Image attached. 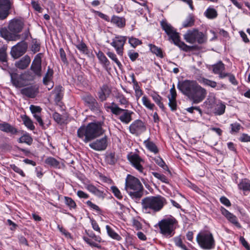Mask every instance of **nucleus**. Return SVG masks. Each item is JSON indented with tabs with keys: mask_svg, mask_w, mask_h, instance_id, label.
Segmentation results:
<instances>
[{
	"mask_svg": "<svg viewBox=\"0 0 250 250\" xmlns=\"http://www.w3.org/2000/svg\"><path fill=\"white\" fill-rule=\"evenodd\" d=\"M86 205L91 209L99 212L100 211V208L96 205L93 204L92 202L88 200L86 202Z\"/></svg>",
	"mask_w": 250,
	"mask_h": 250,
	"instance_id": "0e129e2a",
	"label": "nucleus"
},
{
	"mask_svg": "<svg viewBox=\"0 0 250 250\" xmlns=\"http://www.w3.org/2000/svg\"><path fill=\"white\" fill-rule=\"evenodd\" d=\"M125 189L132 198H140L143 195V186L141 182L130 174L125 179Z\"/></svg>",
	"mask_w": 250,
	"mask_h": 250,
	"instance_id": "20e7f679",
	"label": "nucleus"
},
{
	"mask_svg": "<svg viewBox=\"0 0 250 250\" xmlns=\"http://www.w3.org/2000/svg\"><path fill=\"white\" fill-rule=\"evenodd\" d=\"M128 42L133 47H135L137 45L142 43L141 41L139 40L138 39L133 37L129 39Z\"/></svg>",
	"mask_w": 250,
	"mask_h": 250,
	"instance_id": "603ef678",
	"label": "nucleus"
},
{
	"mask_svg": "<svg viewBox=\"0 0 250 250\" xmlns=\"http://www.w3.org/2000/svg\"><path fill=\"white\" fill-rule=\"evenodd\" d=\"M198 81L201 83L208 85L212 88H215L217 86V83L215 81H213L208 79L201 77L198 79Z\"/></svg>",
	"mask_w": 250,
	"mask_h": 250,
	"instance_id": "7c9ffc66",
	"label": "nucleus"
},
{
	"mask_svg": "<svg viewBox=\"0 0 250 250\" xmlns=\"http://www.w3.org/2000/svg\"><path fill=\"white\" fill-rule=\"evenodd\" d=\"M212 67L213 72L215 74H218L223 71L225 68L224 64L221 61L213 65Z\"/></svg>",
	"mask_w": 250,
	"mask_h": 250,
	"instance_id": "2f4dec72",
	"label": "nucleus"
},
{
	"mask_svg": "<svg viewBox=\"0 0 250 250\" xmlns=\"http://www.w3.org/2000/svg\"><path fill=\"white\" fill-rule=\"evenodd\" d=\"M11 82L16 87H22L25 85V81L21 75L16 73H10Z\"/></svg>",
	"mask_w": 250,
	"mask_h": 250,
	"instance_id": "a211bd4d",
	"label": "nucleus"
},
{
	"mask_svg": "<svg viewBox=\"0 0 250 250\" xmlns=\"http://www.w3.org/2000/svg\"><path fill=\"white\" fill-rule=\"evenodd\" d=\"M27 48V43L21 42L12 47L11 50V55L14 59H18L23 55Z\"/></svg>",
	"mask_w": 250,
	"mask_h": 250,
	"instance_id": "f8f14e48",
	"label": "nucleus"
},
{
	"mask_svg": "<svg viewBox=\"0 0 250 250\" xmlns=\"http://www.w3.org/2000/svg\"><path fill=\"white\" fill-rule=\"evenodd\" d=\"M111 22L120 28H122L125 25V19L117 16H113L111 19Z\"/></svg>",
	"mask_w": 250,
	"mask_h": 250,
	"instance_id": "c756f323",
	"label": "nucleus"
},
{
	"mask_svg": "<svg viewBox=\"0 0 250 250\" xmlns=\"http://www.w3.org/2000/svg\"><path fill=\"white\" fill-rule=\"evenodd\" d=\"M46 164L53 167H57L59 165V162L54 158L49 157L45 160Z\"/></svg>",
	"mask_w": 250,
	"mask_h": 250,
	"instance_id": "79ce46f5",
	"label": "nucleus"
},
{
	"mask_svg": "<svg viewBox=\"0 0 250 250\" xmlns=\"http://www.w3.org/2000/svg\"><path fill=\"white\" fill-rule=\"evenodd\" d=\"M127 158L133 167L140 172H143L144 168L142 163H144V161L138 154L130 152L127 155Z\"/></svg>",
	"mask_w": 250,
	"mask_h": 250,
	"instance_id": "9b49d317",
	"label": "nucleus"
},
{
	"mask_svg": "<svg viewBox=\"0 0 250 250\" xmlns=\"http://www.w3.org/2000/svg\"><path fill=\"white\" fill-rule=\"evenodd\" d=\"M76 46L78 49L83 53H85L87 51V46L83 42H79Z\"/></svg>",
	"mask_w": 250,
	"mask_h": 250,
	"instance_id": "13d9d810",
	"label": "nucleus"
},
{
	"mask_svg": "<svg viewBox=\"0 0 250 250\" xmlns=\"http://www.w3.org/2000/svg\"><path fill=\"white\" fill-rule=\"evenodd\" d=\"M151 97L154 101L159 106V107L163 109L164 108V105L161 102L162 97L157 93L152 94Z\"/></svg>",
	"mask_w": 250,
	"mask_h": 250,
	"instance_id": "a19ab883",
	"label": "nucleus"
},
{
	"mask_svg": "<svg viewBox=\"0 0 250 250\" xmlns=\"http://www.w3.org/2000/svg\"><path fill=\"white\" fill-rule=\"evenodd\" d=\"M127 37L123 36H116L112 39L110 44L113 46L119 56H123L124 45L126 41Z\"/></svg>",
	"mask_w": 250,
	"mask_h": 250,
	"instance_id": "9d476101",
	"label": "nucleus"
},
{
	"mask_svg": "<svg viewBox=\"0 0 250 250\" xmlns=\"http://www.w3.org/2000/svg\"><path fill=\"white\" fill-rule=\"evenodd\" d=\"M42 53L38 54L35 57L32 65L31 66V69L34 73L38 76H41L42 75Z\"/></svg>",
	"mask_w": 250,
	"mask_h": 250,
	"instance_id": "dca6fc26",
	"label": "nucleus"
},
{
	"mask_svg": "<svg viewBox=\"0 0 250 250\" xmlns=\"http://www.w3.org/2000/svg\"><path fill=\"white\" fill-rule=\"evenodd\" d=\"M20 143H25L28 145H31L33 142L32 137L28 134H25L21 137L18 140Z\"/></svg>",
	"mask_w": 250,
	"mask_h": 250,
	"instance_id": "e433bc0d",
	"label": "nucleus"
},
{
	"mask_svg": "<svg viewBox=\"0 0 250 250\" xmlns=\"http://www.w3.org/2000/svg\"><path fill=\"white\" fill-rule=\"evenodd\" d=\"M107 146V139L106 136H104L101 139H97L89 145L90 148L96 151H102L105 150Z\"/></svg>",
	"mask_w": 250,
	"mask_h": 250,
	"instance_id": "4468645a",
	"label": "nucleus"
},
{
	"mask_svg": "<svg viewBox=\"0 0 250 250\" xmlns=\"http://www.w3.org/2000/svg\"><path fill=\"white\" fill-rule=\"evenodd\" d=\"M30 109L33 115L41 113L42 111V108L40 106L34 105H30Z\"/></svg>",
	"mask_w": 250,
	"mask_h": 250,
	"instance_id": "6e6d98bb",
	"label": "nucleus"
},
{
	"mask_svg": "<svg viewBox=\"0 0 250 250\" xmlns=\"http://www.w3.org/2000/svg\"><path fill=\"white\" fill-rule=\"evenodd\" d=\"M107 108L110 109L113 114L118 116L120 121L125 124H129L132 120V111L121 108L114 103H112L111 105L107 106Z\"/></svg>",
	"mask_w": 250,
	"mask_h": 250,
	"instance_id": "0eeeda50",
	"label": "nucleus"
},
{
	"mask_svg": "<svg viewBox=\"0 0 250 250\" xmlns=\"http://www.w3.org/2000/svg\"><path fill=\"white\" fill-rule=\"evenodd\" d=\"M22 95L30 98H34L38 93V89L34 86H29L21 90Z\"/></svg>",
	"mask_w": 250,
	"mask_h": 250,
	"instance_id": "b1692460",
	"label": "nucleus"
},
{
	"mask_svg": "<svg viewBox=\"0 0 250 250\" xmlns=\"http://www.w3.org/2000/svg\"><path fill=\"white\" fill-rule=\"evenodd\" d=\"M142 102L144 105L150 110H153L155 105L151 103L149 99L146 96H144L142 98Z\"/></svg>",
	"mask_w": 250,
	"mask_h": 250,
	"instance_id": "ea45409f",
	"label": "nucleus"
},
{
	"mask_svg": "<svg viewBox=\"0 0 250 250\" xmlns=\"http://www.w3.org/2000/svg\"><path fill=\"white\" fill-rule=\"evenodd\" d=\"M184 38L187 42L191 44H202L207 40L206 36L203 32L195 29L188 30L184 35Z\"/></svg>",
	"mask_w": 250,
	"mask_h": 250,
	"instance_id": "1a4fd4ad",
	"label": "nucleus"
},
{
	"mask_svg": "<svg viewBox=\"0 0 250 250\" xmlns=\"http://www.w3.org/2000/svg\"><path fill=\"white\" fill-rule=\"evenodd\" d=\"M161 25L162 29L169 37V40H171L175 45L180 48L187 46L184 42L180 41L179 33L177 32L171 24L168 23L166 21L163 20L161 21Z\"/></svg>",
	"mask_w": 250,
	"mask_h": 250,
	"instance_id": "6e6552de",
	"label": "nucleus"
},
{
	"mask_svg": "<svg viewBox=\"0 0 250 250\" xmlns=\"http://www.w3.org/2000/svg\"><path fill=\"white\" fill-rule=\"evenodd\" d=\"M21 118L24 125L29 130H33L35 127L32 120L26 115L21 116Z\"/></svg>",
	"mask_w": 250,
	"mask_h": 250,
	"instance_id": "a878e982",
	"label": "nucleus"
},
{
	"mask_svg": "<svg viewBox=\"0 0 250 250\" xmlns=\"http://www.w3.org/2000/svg\"><path fill=\"white\" fill-rule=\"evenodd\" d=\"M148 46L149 47L150 50L153 53L155 54L156 56L160 58L163 57L162 51L160 48H159L152 44H149Z\"/></svg>",
	"mask_w": 250,
	"mask_h": 250,
	"instance_id": "4c0bfd02",
	"label": "nucleus"
},
{
	"mask_svg": "<svg viewBox=\"0 0 250 250\" xmlns=\"http://www.w3.org/2000/svg\"><path fill=\"white\" fill-rule=\"evenodd\" d=\"M176 223V220L171 216L162 220L158 224L160 232L167 238L172 237L175 233V225Z\"/></svg>",
	"mask_w": 250,
	"mask_h": 250,
	"instance_id": "39448f33",
	"label": "nucleus"
},
{
	"mask_svg": "<svg viewBox=\"0 0 250 250\" xmlns=\"http://www.w3.org/2000/svg\"><path fill=\"white\" fill-rule=\"evenodd\" d=\"M107 55L109 58H110L117 64V65L120 68H121V67H122V64L118 60L116 57V55L115 53L111 52H108L107 53Z\"/></svg>",
	"mask_w": 250,
	"mask_h": 250,
	"instance_id": "49530a36",
	"label": "nucleus"
},
{
	"mask_svg": "<svg viewBox=\"0 0 250 250\" xmlns=\"http://www.w3.org/2000/svg\"><path fill=\"white\" fill-rule=\"evenodd\" d=\"M0 61L2 62H7V54L5 49H0Z\"/></svg>",
	"mask_w": 250,
	"mask_h": 250,
	"instance_id": "5fc2aeb1",
	"label": "nucleus"
},
{
	"mask_svg": "<svg viewBox=\"0 0 250 250\" xmlns=\"http://www.w3.org/2000/svg\"><path fill=\"white\" fill-rule=\"evenodd\" d=\"M115 97L121 105L128 104V101L122 94L118 93L115 96Z\"/></svg>",
	"mask_w": 250,
	"mask_h": 250,
	"instance_id": "c03bdc74",
	"label": "nucleus"
},
{
	"mask_svg": "<svg viewBox=\"0 0 250 250\" xmlns=\"http://www.w3.org/2000/svg\"><path fill=\"white\" fill-rule=\"evenodd\" d=\"M129 130L132 134L138 135L146 130V127L141 120H136L130 125Z\"/></svg>",
	"mask_w": 250,
	"mask_h": 250,
	"instance_id": "2eb2a0df",
	"label": "nucleus"
},
{
	"mask_svg": "<svg viewBox=\"0 0 250 250\" xmlns=\"http://www.w3.org/2000/svg\"><path fill=\"white\" fill-rule=\"evenodd\" d=\"M105 228L108 236L111 238L117 241H120L122 240L121 236L112 229L109 226L106 225Z\"/></svg>",
	"mask_w": 250,
	"mask_h": 250,
	"instance_id": "c85d7f7f",
	"label": "nucleus"
},
{
	"mask_svg": "<svg viewBox=\"0 0 250 250\" xmlns=\"http://www.w3.org/2000/svg\"><path fill=\"white\" fill-rule=\"evenodd\" d=\"M152 173V175L155 178H156L160 180L162 182L165 183H167V184L168 183V179L164 174H161L160 173L156 172H153Z\"/></svg>",
	"mask_w": 250,
	"mask_h": 250,
	"instance_id": "de8ad7c7",
	"label": "nucleus"
},
{
	"mask_svg": "<svg viewBox=\"0 0 250 250\" xmlns=\"http://www.w3.org/2000/svg\"><path fill=\"white\" fill-rule=\"evenodd\" d=\"M111 89L107 85H104L100 88L98 92V97L101 101H105L111 93Z\"/></svg>",
	"mask_w": 250,
	"mask_h": 250,
	"instance_id": "5701e85b",
	"label": "nucleus"
},
{
	"mask_svg": "<svg viewBox=\"0 0 250 250\" xmlns=\"http://www.w3.org/2000/svg\"><path fill=\"white\" fill-rule=\"evenodd\" d=\"M172 240L177 247L180 248L183 250H188L187 247L183 243L180 236L175 237Z\"/></svg>",
	"mask_w": 250,
	"mask_h": 250,
	"instance_id": "473e14b6",
	"label": "nucleus"
},
{
	"mask_svg": "<svg viewBox=\"0 0 250 250\" xmlns=\"http://www.w3.org/2000/svg\"><path fill=\"white\" fill-rule=\"evenodd\" d=\"M232 132H237L240 129L241 125L239 124L235 123L230 125Z\"/></svg>",
	"mask_w": 250,
	"mask_h": 250,
	"instance_id": "774afa93",
	"label": "nucleus"
},
{
	"mask_svg": "<svg viewBox=\"0 0 250 250\" xmlns=\"http://www.w3.org/2000/svg\"><path fill=\"white\" fill-rule=\"evenodd\" d=\"M88 236H89L88 238H90L91 239H93L95 241L98 242V243H100L102 241V238L99 236H96L94 233L93 232H91L90 233H89L87 232H86Z\"/></svg>",
	"mask_w": 250,
	"mask_h": 250,
	"instance_id": "e2e57ef3",
	"label": "nucleus"
},
{
	"mask_svg": "<svg viewBox=\"0 0 250 250\" xmlns=\"http://www.w3.org/2000/svg\"><path fill=\"white\" fill-rule=\"evenodd\" d=\"M33 116H34V118L36 120V121L39 123L40 125L42 128L44 129L46 128V126L45 125L42 119V118L41 116V113L34 114V115H33ZM50 124V122H49L47 124H46V127H48Z\"/></svg>",
	"mask_w": 250,
	"mask_h": 250,
	"instance_id": "09e8293b",
	"label": "nucleus"
},
{
	"mask_svg": "<svg viewBox=\"0 0 250 250\" xmlns=\"http://www.w3.org/2000/svg\"><path fill=\"white\" fill-rule=\"evenodd\" d=\"M196 240L200 247L204 250L213 249L215 246L213 235L208 231H203L199 233L197 235Z\"/></svg>",
	"mask_w": 250,
	"mask_h": 250,
	"instance_id": "423d86ee",
	"label": "nucleus"
},
{
	"mask_svg": "<svg viewBox=\"0 0 250 250\" xmlns=\"http://www.w3.org/2000/svg\"><path fill=\"white\" fill-rule=\"evenodd\" d=\"M90 222H91V225H92V228L93 229L95 230V231L98 232L99 233H101L100 228L98 224L96 222V221L95 220H94V219H91Z\"/></svg>",
	"mask_w": 250,
	"mask_h": 250,
	"instance_id": "69168bd1",
	"label": "nucleus"
},
{
	"mask_svg": "<svg viewBox=\"0 0 250 250\" xmlns=\"http://www.w3.org/2000/svg\"><path fill=\"white\" fill-rule=\"evenodd\" d=\"M22 27V22L20 20L15 19L11 20L8 25L9 30L16 35H18L21 31Z\"/></svg>",
	"mask_w": 250,
	"mask_h": 250,
	"instance_id": "aec40b11",
	"label": "nucleus"
},
{
	"mask_svg": "<svg viewBox=\"0 0 250 250\" xmlns=\"http://www.w3.org/2000/svg\"><path fill=\"white\" fill-rule=\"evenodd\" d=\"M96 56L98 58L100 62L104 66L107 67L110 64V62L104 55L103 52L101 51H99L96 52Z\"/></svg>",
	"mask_w": 250,
	"mask_h": 250,
	"instance_id": "bb28decb",
	"label": "nucleus"
},
{
	"mask_svg": "<svg viewBox=\"0 0 250 250\" xmlns=\"http://www.w3.org/2000/svg\"><path fill=\"white\" fill-rule=\"evenodd\" d=\"M83 240L91 247L101 249V246L98 243V242L94 241L93 239L88 238L86 236H83Z\"/></svg>",
	"mask_w": 250,
	"mask_h": 250,
	"instance_id": "58836bf2",
	"label": "nucleus"
},
{
	"mask_svg": "<svg viewBox=\"0 0 250 250\" xmlns=\"http://www.w3.org/2000/svg\"><path fill=\"white\" fill-rule=\"evenodd\" d=\"M220 201L222 204L227 207H229L231 206V203L229 200L226 197L222 196L220 198Z\"/></svg>",
	"mask_w": 250,
	"mask_h": 250,
	"instance_id": "338daca9",
	"label": "nucleus"
},
{
	"mask_svg": "<svg viewBox=\"0 0 250 250\" xmlns=\"http://www.w3.org/2000/svg\"><path fill=\"white\" fill-rule=\"evenodd\" d=\"M40 49V44L37 41L33 42L31 47V50L34 53L39 51Z\"/></svg>",
	"mask_w": 250,
	"mask_h": 250,
	"instance_id": "680f3d73",
	"label": "nucleus"
},
{
	"mask_svg": "<svg viewBox=\"0 0 250 250\" xmlns=\"http://www.w3.org/2000/svg\"><path fill=\"white\" fill-rule=\"evenodd\" d=\"M194 21L192 17L188 16L183 23L184 27H190L194 24Z\"/></svg>",
	"mask_w": 250,
	"mask_h": 250,
	"instance_id": "8fccbe9b",
	"label": "nucleus"
},
{
	"mask_svg": "<svg viewBox=\"0 0 250 250\" xmlns=\"http://www.w3.org/2000/svg\"><path fill=\"white\" fill-rule=\"evenodd\" d=\"M54 119L59 124H62L64 123V120L61 115L58 113L55 112L53 115Z\"/></svg>",
	"mask_w": 250,
	"mask_h": 250,
	"instance_id": "bf43d9fd",
	"label": "nucleus"
},
{
	"mask_svg": "<svg viewBox=\"0 0 250 250\" xmlns=\"http://www.w3.org/2000/svg\"><path fill=\"white\" fill-rule=\"evenodd\" d=\"M166 199L160 196H150L141 201L142 211L145 213H155L160 211L166 204Z\"/></svg>",
	"mask_w": 250,
	"mask_h": 250,
	"instance_id": "7ed1b4c3",
	"label": "nucleus"
},
{
	"mask_svg": "<svg viewBox=\"0 0 250 250\" xmlns=\"http://www.w3.org/2000/svg\"><path fill=\"white\" fill-rule=\"evenodd\" d=\"M11 4L10 0H0V20H3L8 17Z\"/></svg>",
	"mask_w": 250,
	"mask_h": 250,
	"instance_id": "ddd939ff",
	"label": "nucleus"
},
{
	"mask_svg": "<svg viewBox=\"0 0 250 250\" xmlns=\"http://www.w3.org/2000/svg\"><path fill=\"white\" fill-rule=\"evenodd\" d=\"M53 71L49 67L47 69V71L43 78V83L47 86L48 90H50L53 87L54 84L52 82V77Z\"/></svg>",
	"mask_w": 250,
	"mask_h": 250,
	"instance_id": "4be33fe9",
	"label": "nucleus"
},
{
	"mask_svg": "<svg viewBox=\"0 0 250 250\" xmlns=\"http://www.w3.org/2000/svg\"><path fill=\"white\" fill-rule=\"evenodd\" d=\"M65 204L70 208H75L76 204L75 201L70 197H64Z\"/></svg>",
	"mask_w": 250,
	"mask_h": 250,
	"instance_id": "a18cd8bd",
	"label": "nucleus"
},
{
	"mask_svg": "<svg viewBox=\"0 0 250 250\" xmlns=\"http://www.w3.org/2000/svg\"><path fill=\"white\" fill-rule=\"evenodd\" d=\"M205 15L208 19H213L217 17V12L215 9L208 8L205 11Z\"/></svg>",
	"mask_w": 250,
	"mask_h": 250,
	"instance_id": "c9c22d12",
	"label": "nucleus"
},
{
	"mask_svg": "<svg viewBox=\"0 0 250 250\" xmlns=\"http://www.w3.org/2000/svg\"><path fill=\"white\" fill-rule=\"evenodd\" d=\"M220 210L222 214L226 218V219L231 224L234 225L238 228H241V226L240 224L239 223L238 219L237 217L229 211L224 207H221L220 208Z\"/></svg>",
	"mask_w": 250,
	"mask_h": 250,
	"instance_id": "f3484780",
	"label": "nucleus"
},
{
	"mask_svg": "<svg viewBox=\"0 0 250 250\" xmlns=\"http://www.w3.org/2000/svg\"><path fill=\"white\" fill-rule=\"evenodd\" d=\"M155 161L157 164L162 167L164 169L168 170V167L162 159L158 157L155 159Z\"/></svg>",
	"mask_w": 250,
	"mask_h": 250,
	"instance_id": "864d4df0",
	"label": "nucleus"
},
{
	"mask_svg": "<svg viewBox=\"0 0 250 250\" xmlns=\"http://www.w3.org/2000/svg\"><path fill=\"white\" fill-rule=\"evenodd\" d=\"M168 105L172 111L175 110L177 107V103L176 99H168Z\"/></svg>",
	"mask_w": 250,
	"mask_h": 250,
	"instance_id": "4d7b16f0",
	"label": "nucleus"
},
{
	"mask_svg": "<svg viewBox=\"0 0 250 250\" xmlns=\"http://www.w3.org/2000/svg\"><path fill=\"white\" fill-rule=\"evenodd\" d=\"M226 106L222 103H220L217 104L215 109V114L218 115H221L224 113L225 111Z\"/></svg>",
	"mask_w": 250,
	"mask_h": 250,
	"instance_id": "37998d69",
	"label": "nucleus"
},
{
	"mask_svg": "<svg viewBox=\"0 0 250 250\" xmlns=\"http://www.w3.org/2000/svg\"><path fill=\"white\" fill-rule=\"evenodd\" d=\"M102 125V123L97 122L89 123L86 126L83 125L78 129L77 136L87 143L104 133Z\"/></svg>",
	"mask_w": 250,
	"mask_h": 250,
	"instance_id": "f03ea898",
	"label": "nucleus"
},
{
	"mask_svg": "<svg viewBox=\"0 0 250 250\" xmlns=\"http://www.w3.org/2000/svg\"><path fill=\"white\" fill-rule=\"evenodd\" d=\"M181 92L188 97L194 104L201 102L206 97L207 90L201 87L195 81L185 80L178 84Z\"/></svg>",
	"mask_w": 250,
	"mask_h": 250,
	"instance_id": "f257e3e1",
	"label": "nucleus"
},
{
	"mask_svg": "<svg viewBox=\"0 0 250 250\" xmlns=\"http://www.w3.org/2000/svg\"><path fill=\"white\" fill-rule=\"evenodd\" d=\"M238 188L244 191H250V181L247 179L242 180L238 184Z\"/></svg>",
	"mask_w": 250,
	"mask_h": 250,
	"instance_id": "f704fd0d",
	"label": "nucleus"
},
{
	"mask_svg": "<svg viewBox=\"0 0 250 250\" xmlns=\"http://www.w3.org/2000/svg\"><path fill=\"white\" fill-rule=\"evenodd\" d=\"M0 36L7 41H16L19 39V36L16 35L13 32L8 31L6 28H2L0 29Z\"/></svg>",
	"mask_w": 250,
	"mask_h": 250,
	"instance_id": "412c9836",
	"label": "nucleus"
},
{
	"mask_svg": "<svg viewBox=\"0 0 250 250\" xmlns=\"http://www.w3.org/2000/svg\"><path fill=\"white\" fill-rule=\"evenodd\" d=\"M111 190L115 196L118 199H121L123 198L122 195L119 190V189L115 186H112L111 187Z\"/></svg>",
	"mask_w": 250,
	"mask_h": 250,
	"instance_id": "3c124183",
	"label": "nucleus"
},
{
	"mask_svg": "<svg viewBox=\"0 0 250 250\" xmlns=\"http://www.w3.org/2000/svg\"><path fill=\"white\" fill-rule=\"evenodd\" d=\"M86 188L90 192L94 194V195L98 196H103V193L98 189L96 188L94 186L89 184L86 186Z\"/></svg>",
	"mask_w": 250,
	"mask_h": 250,
	"instance_id": "72a5a7b5",
	"label": "nucleus"
},
{
	"mask_svg": "<svg viewBox=\"0 0 250 250\" xmlns=\"http://www.w3.org/2000/svg\"><path fill=\"white\" fill-rule=\"evenodd\" d=\"M30 62L31 59L30 57L26 55L20 61L16 62H15V66L20 69H24L28 66Z\"/></svg>",
	"mask_w": 250,
	"mask_h": 250,
	"instance_id": "393cba45",
	"label": "nucleus"
},
{
	"mask_svg": "<svg viewBox=\"0 0 250 250\" xmlns=\"http://www.w3.org/2000/svg\"><path fill=\"white\" fill-rule=\"evenodd\" d=\"M144 144L146 147L151 152H153L155 154L158 152V149L153 142L147 139L144 142Z\"/></svg>",
	"mask_w": 250,
	"mask_h": 250,
	"instance_id": "cd10ccee",
	"label": "nucleus"
},
{
	"mask_svg": "<svg viewBox=\"0 0 250 250\" xmlns=\"http://www.w3.org/2000/svg\"><path fill=\"white\" fill-rule=\"evenodd\" d=\"M0 130L11 135H17L19 131L15 126L8 123L3 122L0 123Z\"/></svg>",
	"mask_w": 250,
	"mask_h": 250,
	"instance_id": "6ab92c4d",
	"label": "nucleus"
},
{
	"mask_svg": "<svg viewBox=\"0 0 250 250\" xmlns=\"http://www.w3.org/2000/svg\"><path fill=\"white\" fill-rule=\"evenodd\" d=\"M11 168L16 173L19 174L22 177H25V174L20 167L16 166L15 165H11Z\"/></svg>",
	"mask_w": 250,
	"mask_h": 250,
	"instance_id": "052dcab7",
	"label": "nucleus"
}]
</instances>
